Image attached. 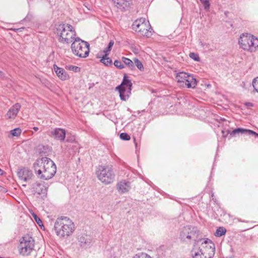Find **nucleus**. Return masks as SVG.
Returning a JSON list of instances; mask_svg holds the SVG:
<instances>
[{
	"instance_id": "1",
	"label": "nucleus",
	"mask_w": 258,
	"mask_h": 258,
	"mask_svg": "<svg viewBox=\"0 0 258 258\" xmlns=\"http://www.w3.org/2000/svg\"><path fill=\"white\" fill-rule=\"evenodd\" d=\"M33 167L38 178L43 180L51 178L56 171L54 163L47 157L37 159L34 163Z\"/></svg>"
},
{
	"instance_id": "2",
	"label": "nucleus",
	"mask_w": 258,
	"mask_h": 258,
	"mask_svg": "<svg viewBox=\"0 0 258 258\" xmlns=\"http://www.w3.org/2000/svg\"><path fill=\"white\" fill-rule=\"evenodd\" d=\"M214 243L209 239L195 243L190 251L192 258H213L215 254Z\"/></svg>"
},
{
	"instance_id": "3",
	"label": "nucleus",
	"mask_w": 258,
	"mask_h": 258,
	"mask_svg": "<svg viewBox=\"0 0 258 258\" xmlns=\"http://www.w3.org/2000/svg\"><path fill=\"white\" fill-rule=\"evenodd\" d=\"M54 230L57 236L64 238L71 236L75 230L73 221L69 217L61 216L55 220Z\"/></svg>"
},
{
	"instance_id": "4",
	"label": "nucleus",
	"mask_w": 258,
	"mask_h": 258,
	"mask_svg": "<svg viewBox=\"0 0 258 258\" xmlns=\"http://www.w3.org/2000/svg\"><path fill=\"white\" fill-rule=\"evenodd\" d=\"M56 33L60 42L70 43L76 38V32L73 27L70 24L59 25L56 28Z\"/></svg>"
},
{
	"instance_id": "5",
	"label": "nucleus",
	"mask_w": 258,
	"mask_h": 258,
	"mask_svg": "<svg viewBox=\"0 0 258 258\" xmlns=\"http://www.w3.org/2000/svg\"><path fill=\"white\" fill-rule=\"evenodd\" d=\"M96 174L99 180L105 184L112 183L114 179L115 174L112 167L110 165L99 166Z\"/></svg>"
},
{
	"instance_id": "6",
	"label": "nucleus",
	"mask_w": 258,
	"mask_h": 258,
	"mask_svg": "<svg viewBox=\"0 0 258 258\" xmlns=\"http://www.w3.org/2000/svg\"><path fill=\"white\" fill-rule=\"evenodd\" d=\"M74 54L80 57H87L89 53V44L77 37L73 41L71 45Z\"/></svg>"
},
{
	"instance_id": "7",
	"label": "nucleus",
	"mask_w": 258,
	"mask_h": 258,
	"mask_svg": "<svg viewBox=\"0 0 258 258\" xmlns=\"http://www.w3.org/2000/svg\"><path fill=\"white\" fill-rule=\"evenodd\" d=\"M239 43L244 50L251 52L258 50V39L250 34H243L239 39Z\"/></svg>"
},
{
	"instance_id": "8",
	"label": "nucleus",
	"mask_w": 258,
	"mask_h": 258,
	"mask_svg": "<svg viewBox=\"0 0 258 258\" xmlns=\"http://www.w3.org/2000/svg\"><path fill=\"white\" fill-rule=\"evenodd\" d=\"M34 239L29 235L22 237L18 246L19 253L23 256L29 255L34 249Z\"/></svg>"
},
{
	"instance_id": "9",
	"label": "nucleus",
	"mask_w": 258,
	"mask_h": 258,
	"mask_svg": "<svg viewBox=\"0 0 258 258\" xmlns=\"http://www.w3.org/2000/svg\"><path fill=\"white\" fill-rule=\"evenodd\" d=\"M132 26L133 29L141 35L149 37L152 35L153 29L149 21H146L145 18H141L136 20Z\"/></svg>"
},
{
	"instance_id": "10",
	"label": "nucleus",
	"mask_w": 258,
	"mask_h": 258,
	"mask_svg": "<svg viewBox=\"0 0 258 258\" xmlns=\"http://www.w3.org/2000/svg\"><path fill=\"white\" fill-rule=\"evenodd\" d=\"M175 79L182 87L195 88L197 84L196 79L192 76L183 72L177 73Z\"/></svg>"
},
{
	"instance_id": "11",
	"label": "nucleus",
	"mask_w": 258,
	"mask_h": 258,
	"mask_svg": "<svg viewBox=\"0 0 258 258\" xmlns=\"http://www.w3.org/2000/svg\"><path fill=\"white\" fill-rule=\"evenodd\" d=\"M132 85L131 81L127 79L125 74L121 84L116 87V90L119 91V97L121 100L126 101L128 99L131 94Z\"/></svg>"
},
{
	"instance_id": "12",
	"label": "nucleus",
	"mask_w": 258,
	"mask_h": 258,
	"mask_svg": "<svg viewBox=\"0 0 258 258\" xmlns=\"http://www.w3.org/2000/svg\"><path fill=\"white\" fill-rule=\"evenodd\" d=\"M199 231L197 227L190 226L184 227L180 233V238L182 241L197 238Z\"/></svg>"
},
{
	"instance_id": "13",
	"label": "nucleus",
	"mask_w": 258,
	"mask_h": 258,
	"mask_svg": "<svg viewBox=\"0 0 258 258\" xmlns=\"http://www.w3.org/2000/svg\"><path fill=\"white\" fill-rule=\"evenodd\" d=\"M17 175L22 181L27 182L32 178L33 174L32 171L28 168L23 167L18 170Z\"/></svg>"
},
{
	"instance_id": "14",
	"label": "nucleus",
	"mask_w": 258,
	"mask_h": 258,
	"mask_svg": "<svg viewBox=\"0 0 258 258\" xmlns=\"http://www.w3.org/2000/svg\"><path fill=\"white\" fill-rule=\"evenodd\" d=\"M32 189L34 194L43 196H45L47 191V187L39 182H36L32 185Z\"/></svg>"
},
{
	"instance_id": "15",
	"label": "nucleus",
	"mask_w": 258,
	"mask_h": 258,
	"mask_svg": "<svg viewBox=\"0 0 258 258\" xmlns=\"http://www.w3.org/2000/svg\"><path fill=\"white\" fill-rule=\"evenodd\" d=\"M78 240L79 245L83 248H86L91 245L92 239L86 234L78 235Z\"/></svg>"
},
{
	"instance_id": "16",
	"label": "nucleus",
	"mask_w": 258,
	"mask_h": 258,
	"mask_svg": "<svg viewBox=\"0 0 258 258\" xmlns=\"http://www.w3.org/2000/svg\"><path fill=\"white\" fill-rule=\"evenodd\" d=\"M66 131L60 128H56L51 132V135L55 139L61 142L64 140L66 137Z\"/></svg>"
},
{
	"instance_id": "17",
	"label": "nucleus",
	"mask_w": 258,
	"mask_h": 258,
	"mask_svg": "<svg viewBox=\"0 0 258 258\" xmlns=\"http://www.w3.org/2000/svg\"><path fill=\"white\" fill-rule=\"evenodd\" d=\"M21 105L19 103H16L14 105H13L8 111L7 112L6 116L9 118L14 119L18 113L19 112L20 108Z\"/></svg>"
},
{
	"instance_id": "18",
	"label": "nucleus",
	"mask_w": 258,
	"mask_h": 258,
	"mask_svg": "<svg viewBox=\"0 0 258 258\" xmlns=\"http://www.w3.org/2000/svg\"><path fill=\"white\" fill-rule=\"evenodd\" d=\"M53 69L58 77L61 80H66L69 78L67 72L62 68H59L56 65L54 64L53 66Z\"/></svg>"
},
{
	"instance_id": "19",
	"label": "nucleus",
	"mask_w": 258,
	"mask_h": 258,
	"mask_svg": "<svg viewBox=\"0 0 258 258\" xmlns=\"http://www.w3.org/2000/svg\"><path fill=\"white\" fill-rule=\"evenodd\" d=\"M117 189L118 191L121 193L126 192L130 189V182L121 181L117 185Z\"/></svg>"
},
{
	"instance_id": "20",
	"label": "nucleus",
	"mask_w": 258,
	"mask_h": 258,
	"mask_svg": "<svg viewBox=\"0 0 258 258\" xmlns=\"http://www.w3.org/2000/svg\"><path fill=\"white\" fill-rule=\"evenodd\" d=\"M252 130H248V129H245L242 128H237L233 131L230 133V135L232 136H234L236 134H246V135H252Z\"/></svg>"
},
{
	"instance_id": "21",
	"label": "nucleus",
	"mask_w": 258,
	"mask_h": 258,
	"mask_svg": "<svg viewBox=\"0 0 258 258\" xmlns=\"http://www.w3.org/2000/svg\"><path fill=\"white\" fill-rule=\"evenodd\" d=\"M108 53H105L104 56H103L100 59V61L103 63L104 65L106 66H109L111 65L112 64V60L111 59L107 57Z\"/></svg>"
},
{
	"instance_id": "22",
	"label": "nucleus",
	"mask_w": 258,
	"mask_h": 258,
	"mask_svg": "<svg viewBox=\"0 0 258 258\" xmlns=\"http://www.w3.org/2000/svg\"><path fill=\"white\" fill-rule=\"evenodd\" d=\"M122 60L123 62V63L126 66L128 67L131 69L133 70L134 69L135 66L134 64V62L130 59L125 57H122Z\"/></svg>"
},
{
	"instance_id": "23",
	"label": "nucleus",
	"mask_w": 258,
	"mask_h": 258,
	"mask_svg": "<svg viewBox=\"0 0 258 258\" xmlns=\"http://www.w3.org/2000/svg\"><path fill=\"white\" fill-rule=\"evenodd\" d=\"M226 229L223 227H219L215 233V235L217 237H220L226 233Z\"/></svg>"
},
{
	"instance_id": "24",
	"label": "nucleus",
	"mask_w": 258,
	"mask_h": 258,
	"mask_svg": "<svg viewBox=\"0 0 258 258\" xmlns=\"http://www.w3.org/2000/svg\"><path fill=\"white\" fill-rule=\"evenodd\" d=\"M134 64L140 71H142L143 70V65L141 61H140L138 58H135L134 59Z\"/></svg>"
},
{
	"instance_id": "25",
	"label": "nucleus",
	"mask_w": 258,
	"mask_h": 258,
	"mask_svg": "<svg viewBox=\"0 0 258 258\" xmlns=\"http://www.w3.org/2000/svg\"><path fill=\"white\" fill-rule=\"evenodd\" d=\"M21 130L18 127L11 131V134L13 137H18L21 135Z\"/></svg>"
},
{
	"instance_id": "26",
	"label": "nucleus",
	"mask_w": 258,
	"mask_h": 258,
	"mask_svg": "<svg viewBox=\"0 0 258 258\" xmlns=\"http://www.w3.org/2000/svg\"><path fill=\"white\" fill-rule=\"evenodd\" d=\"M66 69L70 71H72L75 73L79 72L81 70V69L79 67L73 65L67 66Z\"/></svg>"
},
{
	"instance_id": "27",
	"label": "nucleus",
	"mask_w": 258,
	"mask_h": 258,
	"mask_svg": "<svg viewBox=\"0 0 258 258\" xmlns=\"http://www.w3.org/2000/svg\"><path fill=\"white\" fill-rule=\"evenodd\" d=\"M113 44H114L113 41L111 40L109 42L107 47L103 50V52L105 53V54L108 53V52L110 51V50H111V48L113 45Z\"/></svg>"
},
{
	"instance_id": "28",
	"label": "nucleus",
	"mask_w": 258,
	"mask_h": 258,
	"mask_svg": "<svg viewBox=\"0 0 258 258\" xmlns=\"http://www.w3.org/2000/svg\"><path fill=\"white\" fill-rule=\"evenodd\" d=\"M32 216L33 217V218H34V219L35 220V221H36V222L40 226H43V224H42V222L41 221V220L40 219V218H39L37 215L36 214H35V213H33L32 214Z\"/></svg>"
},
{
	"instance_id": "29",
	"label": "nucleus",
	"mask_w": 258,
	"mask_h": 258,
	"mask_svg": "<svg viewBox=\"0 0 258 258\" xmlns=\"http://www.w3.org/2000/svg\"><path fill=\"white\" fill-rule=\"evenodd\" d=\"M119 137L121 140L124 141H128L130 140V136L126 133H121Z\"/></svg>"
},
{
	"instance_id": "30",
	"label": "nucleus",
	"mask_w": 258,
	"mask_h": 258,
	"mask_svg": "<svg viewBox=\"0 0 258 258\" xmlns=\"http://www.w3.org/2000/svg\"><path fill=\"white\" fill-rule=\"evenodd\" d=\"M114 65L117 68L122 69L124 68V65L122 62L118 60H115L114 62Z\"/></svg>"
},
{
	"instance_id": "31",
	"label": "nucleus",
	"mask_w": 258,
	"mask_h": 258,
	"mask_svg": "<svg viewBox=\"0 0 258 258\" xmlns=\"http://www.w3.org/2000/svg\"><path fill=\"white\" fill-rule=\"evenodd\" d=\"M200 1L203 5L205 9L208 10L210 8V3L209 0H200Z\"/></svg>"
},
{
	"instance_id": "32",
	"label": "nucleus",
	"mask_w": 258,
	"mask_h": 258,
	"mask_svg": "<svg viewBox=\"0 0 258 258\" xmlns=\"http://www.w3.org/2000/svg\"><path fill=\"white\" fill-rule=\"evenodd\" d=\"M252 86L255 91L258 93V77H256L253 80Z\"/></svg>"
},
{
	"instance_id": "33",
	"label": "nucleus",
	"mask_w": 258,
	"mask_h": 258,
	"mask_svg": "<svg viewBox=\"0 0 258 258\" xmlns=\"http://www.w3.org/2000/svg\"><path fill=\"white\" fill-rule=\"evenodd\" d=\"M189 56L191 58H192L194 60H196V61L200 60L199 56L197 53H195L194 52H190L189 54Z\"/></svg>"
},
{
	"instance_id": "34",
	"label": "nucleus",
	"mask_w": 258,
	"mask_h": 258,
	"mask_svg": "<svg viewBox=\"0 0 258 258\" xmlns=\"http://www.w3.org/2000/svg\"><path fill=\"white\" fill-rule=\"evenodd\" d=\"M148 256L147 254L142 253L141 254H136L134 258H148Z\"/></svg>"
},
{
	"instance_id": "35",
	"label": "nucleus",
	"mask_w": 258,
	"mask_h": 258,
	"mask_svg": "<svg viewBox=\"0 0 258 258\" xmlns=\"http://www.w3.org/2000/svg\"><path fill=\"white\" fill-rule=\"evenodd\" d=\"M114 3L116 4L118 6L121 7L124 4L125 0H112Z\"/></svg>"
},
{
	"instance_id": "36",
	"label": "nucleus",
	"mask_w": 258,
	"mask_h": 258,
	"mask_svg": "<svg viewBox=\"0 0 258 258\" xmlns=\"http://www.w3.org/2000/svg\"><path fill=\"white\" fill-rule=\"evenodd\" d=\"M252 135H254L256 137H258V134H257L256 133L254 132V131H252Z\"/></svg>"
},
{
	"instance_id": "37",
	"label": "nucleus",
	"mask_w": 258,
	"mask_h": 258,
	"mask_svg": "<svg viewBox=\"0 0 258 258\" xmlns=\"http://www.w3.org/2000/svg\"><path fill=\"white\" fill-rule=\"evenodd\" d=\"M33 128V130H34L35 132H36V131H37L38 130V127H34Z\"/></svg>"
},
{
	"instance_id": "38",
	"label": "nucleus",
	"mask_w": 258,
	"mask_h": 258,
	"mask_svg": "<svg viewBox=\"0 0 258 258\" xmlns=\"http://www.w3.org/2000/svg\"><path fill=\"white\" fill-rule=\"evenodd\" d=\"M4 174V171L2 170L1 168H0V175H3Z\"/></svg>"
},
{
	"instance_id": "39",
	"label": "nucleus",
	"mask_w": 258,
	"mask_h": 258,
	"mask_svg": "<svg viewBox=\"0 0 258 258\" xmlns=\"http://www.w3.org/2000/svg\"><path fill=\"white\" fill-rule=\"evenodd\" d=\"M246 105H247V106H252V103H247L246 104Z\"/></svg>"
},
{
	"instance_id": "40",
	"label": "nucleus",
	"mask_w": 258,
	"mask_h": 258,
	"mask_svg": "<svg viewBox=\"0 0 258 258\" xmlns=\"http://www.w3.org/2000/svg\"><path fill=\"white\" fill-rule=\"evenodd\" d=\"M3 75V73L1 71H0V76L2 77Z\"/></svg>"
},
{
	"instance_id": "41",
	"label": "nucleus",
	"mask_w": 258,
	"mask_h": 258,
	"mask_svg": "<svg viewBox=\"0 0 258 258\" xmlns=\"http://www.w3.org/2000/svg\"><path fill=\"white\" fill-rule=\"evenodd\" d=\"M22 185L24 186H26V184H23Z\"/></svg>"
},
{
	"instance_id": "42",
	"label": "nucleus",
	"mask_w": 258,
	"mask_h": 258,
	"mask_svg": "<svg viewBox=\"0 0 258 258\" xmlns=\"http://www.w3.org/2000/svg\"><path fill=\"white\" fill-rule=\"evenodd\" d=\"M148 258H151L150 256H149Z\"/></svg>"
}]
</instances>
